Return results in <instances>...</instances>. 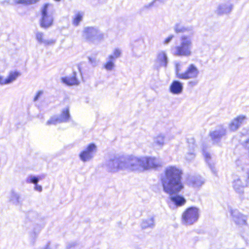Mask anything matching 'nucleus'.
Segmentation results:
<instances>
[{
  "label": "nucleus",
  "instance_id": "nucleus-22",
  "mask_svg": "<svg viewBox=\"0 0 249 249\" xmlns=\"http://www.w3.org/2000/svg\"><path fill=\"white\" fill-rule=\"evenodd\" d=\"M156 62L160 67H166L168 63V57L165 51H161L158 53Z\"/></svg>",
  "mask_w": 249,
  "mask_h": 249
},
{
  "label": "nucleus",
  "instance_id": "nucleus-36",
  "mask_svg": "<svg viewBox=\"0 0 249 249\" xmlns=\"http://www.w3.org/2000/svg\"><path fill=\"white\" fill-rule=\"evenodd\" d=\"M194 147L193 146V149H194ZM196 157V154L194 152V150L192 151L188 152L185 155V159L187 160H191L195 159Z\"/></svg>",
  "mask_w": 249,
  "mask_h": 249
},
{
  "label": "nucleus",
  "instance_id": "nucleus-38",
  "mask_svg": "<svg viewBox=\"0 0 249 249\" xmlns=\"http://www.w3.org/2000/svg\"><path fill=\"white\" fill-rule=\"evenodd\" d=\"M165 1V0H154L152 2L146 4L144 6L143 8L148 9L151 8V7L153 6L154 5L155 3H156L157 1H160L161 2H164Z\"/></svg>",
  "mask_w": 249,
  "mask_h": 249
},
{
  "label": "nucleus",
  "instance_id": "nucleus-26",
  "mask_svg": "<svg viewBox=\"0 0 249 249\" xmlns=\"http://www.w3.org/2000/svg\"><path fill=\"white\" fill-rule=\"evenodd\" d=\"M62 82L67 85H77L79 84V81L76 77V72H74L72 76L62 77Z\"/></svg>",
  "mask_w": 249,
  "mask_h": 249
},
{
  "label": "nucleus",
  "instance_id": "nucleus-5",
  "mask_svg": "<svg viewBox=\"0 0 249 249\" xmlns=\"http://www.w3.org/2000/svg\"><path fill=\"white\" fill-rule=\"evenodd\" d=\"M40 11V26L43 28H48L53 23V15L55 12L53 5L51 3H45L41 8Z\"/></svg>",
  "mask_w": 249,
  "mask_h": 249
},
{
  "label": "nucleus",
  "instance_id": "nucleus-32",
  "mask_svg": "<svg viewBox=\"0 0 249 249\" xmlns=\"http://www.w3.org/2000/svg\"><path fill=\"white\" fill-rule=\"evenodd\" d=\"M107 62L104 64V68L107 71H112L115 67L114 62L115 60L109 59L108 56L107 58Z\"/></svg>",
  "mask_w": 249,
  "mask_h": 249
},
{
  "label": "nucleus",
  "instance_id": "nucleus-23",
  "mask_svg": "<svg viewBox=\"0 0 249 249\" xmlns=\"http://www.w3.org/2000/svg\"><path fill=\"white\" fill-rule=\"evenodd\" d=\"M174 29L176 33H188L191 35L194 34L192 26H184L179 23H177L174 26Z\"/></svg>",
  "mask_w": 249,
  "mask_h": 249
},
{
  "label": "nucleus",
  "instance_id": "nucleus-9",
  "mask_svg": "<svg viewBox=\"0 0 249 249\" xmlns=\"http://www.w3.org/2000/svg\"><path fill=\"white\" fill-rule=\"evenodd\" d=\"M97 151V147L94 143H90L87 147L81 151L79 154V158L84 162L92 160Z\"/></svg>",
  "mask_w": 249,
  "mask_h": 249
},
{
  "label": "nucleus",
  "instance_id": "nucleus-19",
  "mask_svg": "<svg viewBox=\"0 0 249 249\" xmlns=\"http://www.w3.org/2000/svg\"><path fill=\"white\" fill-rule=\"evenodd\" d=\"M8 199L10 203L16 206L20 205L22 202L20 195L14 190L9 192Z\"/></svg>",
  "mask_w": 249,
  "mask_h": 249
},
{
  "label": "nucleus",
  "instance_id": "nucleus-28",
  "mask_svg": "<svg viewBox=\"0 0 249 249\" xmlns=\"http://www.w3.org/2000/svg\"><path fill=\"white\" fill-rule=\"evenodd\" d=\"M165 143V136L163 134H160L154 138V143L156 145L162 147Z\"/></svg>",
  "mask_w": 249,
  "mask_h": 249
},
{
  "label": "nucleus",
  "instance_id": "nucleus-25",
  "mask_svg": "<svg viewBox=\"0 0 249 249\" xmlns=\"http://www.w3.org/2000/svg\"><path fill=\"white\" fill-rule=\"evenodd\" d=\"M204 179L200 176H192L188 178L189 183L194 187L201 186L204 183Z\"/></svg>",
  "mask_w": 249,
  "mask_h": 249
},
{
  "label": "nucleus",
  "instance_id": "nucleus-43",
  "mask_svg": "<svg viewBox=\"0 0 249 249\" xmlns=\"http://www.w3.org/2000/svg\"><path fill=\"white\" fill-rule=\"evenodd\" d=\"M42 93H43V92L42 91H38L37 93H36V95L34 97V101H36L39 99L40 96L42 94Z\"/></svg>",
  "mask_w": 249,
  "mask_h": 249
},
{
  "label": "nucleus",
  "instance_id": "nucleus-37",
  "mask_svg": "<svg viewBox=\"0 0 249 249\" xmlns=\"http://www.w3.org/2000/svg\"><path fill=\"white\" fill-rule=\"evenodd\" d=\"M192 80H190L187 83V85L189 87L193 88L196 86L199 82V81L197 79H192Z\"/></svg>",
  "mask_w": 249,
  "mask_h": 249
},
{
  "label": "nucleus",
  "instance_id": "nucleus-4",
  "mask_svg": "<svg viewBox=\"0 0 249 249\" xmlns=\"http://www.w3.org/2000/svg\"><path fill=\"white\" fill-rule=\"evenodd\" d=\"M175 74L177 78L182 80L197 79L199 71L194 64H189L184 71H182V63L179 62H175Z\"/></svg>",
  "mask_w": 249,
  "mask_h": 249
},
{
  "label": "nucleus",
  "instance_id": "nucleus-21",
  "mask_svg": "<svg viewBox=\"0 0 249 249\" xmlns=\"http://www.w3.org/2000/svg\"><path fill=\"white\" fill-rule=\"evenodd\" d=\"M179 192L169 194L170 199L177 206H181L186 203V199L182 196L177 195Z\"/></svg>",
  "mask_w": 249,
  "mask_h": 249
},
{
  "label": "nucleus",
  "instance_id": "nucleus-11",
  "mask_svg": "<svg viewBox=\"0 0 249 249\" xmlns=\"http://www.w3.org/2000/svg\"><path fill=\"white\" fill-rule=\"evenodd\" d=\"M231 215L234 223L239 226H248V216L241 213L238 210H231Z\"/></svg>",
  "mask_w": 249,
  "mask_h": 249
},
{
  "label": "nucleus",
  "instance_id": "nucleus-42",
  "mask_svg": "<svg viewBox=\"0 0 249 249\" xmlns=\"http://www.w3.org/2000/svg\"><path fill=\"white\" fill-rule=\"evenodd\" d=\"M88 59L89 60V62L90 63V64L91 65H92L93 66H96L99 62V61L97 60L94 57H89Z\"/></svg>",
  "mask_w": 249,
  "mask_h": 249
},
{
  "label": "nucleus",
  "instance_id": "nucleus-14",
  "mask_svg": "<svg viewBox=\"0 0 249 249\" xmlns=\"http://www.w3.org/2000/svg\"><path fill=\"white\" fill-rule=\"evenodd\" d=\"M247 186L246 181H243L242 179L238 176H234L232 181V187L236 192L239 194H242L244 192V188Z\"/></svg>",
  "mask_w": 249,
  "mask_h": 249
},
{
  "label": "nucleus",
  "instance_id": "nucleus-15",
  "mask_svg": "<svg viewBox=\"0 0 249 249\" xmlns=\"http://www.w3.org/2000/svg\"><path fill=\"white\" fill-rule=\"evenodd\" d=\"M247 120V117L245 115H239L231 121L229 125V129L231 131H236L244 124Z\"/></svg>",
  "mask_w": 249,
  "mask_h": 249
},
{
  "label": "nucleus",
  "instance_id": "nucleus-44",
  "mask_svg": "<svg viewBox=\"0 0 249 249\" xmlns=\"http://www.w3.org/2000/svg\"><path fill=\"white\" fill-rule=\"evenodd\" d=\"M34 189L38 192H41L42 190V187L41 185H39L37 184H35Z\"/></svg>",
  "mask_w": 249,
  "mask_h": 249
},
{
  "label": "nucleus",
  "instance_id": "nucleus-33",
  "mask_svg": "<svg viewBox=\"0 0 249 249\" xmlns=\"http://www.w3.org/2000/svg\"><path fill=\"white\" fill-rule=\"evenodd\" d=\"M40 179H41L40 177L35 176L33 175H29L26 178V181L28 183H33L35 185L37 184Z\"/></svg>",
  "mask_w": 249,
  "mask_h": 249
},
{
  "label": "nucleus",
  "instance_id": "nucleus-6",
  "mask_svg": "<svg viewBox=\"0 0 249 249\" xmlns=\"http://www.w3.org/2000/svg\"><path fill=\"white\" fill-rule=\"evenodd\" d=\"M199 213V209L196 207L187 209L182 214V223L185 225H193L198 220Z\"/></svg>",
  "mask_w": 249,
  "mask_h": 249
},
{
  "label": "nucleus",
  "instance_id": "nucleus-17",
  "mask_svg": "<svg viewBox=\"0 0 249 249\" xmlns=\"http://www.w3.org/2000/svg\"><path fill=\"white\" fill-rule=\"evenodd\" d=\"M202 152L204 155V159L205 160L206 162L208 164L211 170V171L213 174L216 175H217V170L214 167V162L213 160V158L212 157L211 154L208 152L205 148L203 146L202 147Z\"/></svg>",
  "mask_w": 249,
  "mask_h": 249
},
{
  "label": "nucleus",
  "instance_id": "nucleus-39",
  "mask_svg": "<svg viewBox=\"0 0 249 249\" xmlns=\"http://www.w3.org/2000/svg\"><path fill=\"white\" fill-rule=\"evenodd\" d=\"M39 0H18V3H25V4H33L35 3Z\"/></svg>",
  "mask_w": 249,
  "mask_h": 249
},
{
  "label": "nucleus",
  "instance_id": "nucleus-27",
  "mask_svg": "<svg viewBox=\"0 0 249 249\" xmlns=\"http://www.w3.org/2000/svg\"><path fill=\"white\" fill-rule=\"evenodd\" d=\"M155 226V217L153 216L143 219L141 223L142 229H153Z\"/></svg>",
  "mask_w": 249,
  "mask_h": 249
},
{
  "label": "nucleus",
  "instance_id": "nucleus-45",
  "mask_svg": "<svg viewBox=\"0 0 249 249\" xmlns=\"http://www.w3.org/2000/svg\"><path fill=\"white\" fill-rule=\"evenodd\" d=\"M248 178L249 179V171L247 172Z\"/></svg>",
  "mask_w": 249,
  "mask_h": 249
},
{
  "label": "nucleus",
  "instance_id": "nucleus-2",
  "mask_svg": "<svg viewBox=\"0 0 249 249\" xmlns=\"http://www.w3.org/2000/svg\"><path fill=\"white\" fill-rule=\"evenodd\" d=\"M127 158L118 155H111L103 163V167L108 172L117 173L127 171Z\"/></svg>",
  "mask_w": 249,
  "mask_h": 249
},
{
  "label": "nucleus",
  "instance_id": "nucleus-30",
  "mask_svg": "<svg viewBox=\"0 0 249 249\" xmlns=\"http://www.w3.org/2000/svg\"><path fill=\"white\" fill-rule=\"evenodd\" d=\"M122 53V51L119 48H115L113 50L112 54L108 55L109 59H112L115 60L117 58L120 57Z\"/></svg>",
  "mask_w": 249,
  "mask_h": 249
},
{
  "label": "nucleus",
  "instance_id": "nucleus-41",
  "mask_svg": "<svg viewBox=\"0 0 249 249\" xmlns=\"http://www.w3.org/2000/svg\"><path fill=\"white\" fill-rule=\"evenodd\" d=\"M9 84L7 77L4 78L3 76L0 75V85H4Z\"/></svg>",
  "mask_w": 249,
  "mask_h": 249
},
{
  "label": "nucleus",
  "instance_id": "nucleus-18",
  "mask_svg": "<svg viewBox=\"0 0 249 249\" xmlns=\"http://www.w3.org/2000/svg\"><path fill=\"white\" fill-rule=\"evenodd\" d=\"M36 39L40 44H43L44 46L53 45L55 44L56 40L55 39H47L45 37V35L41 32H36Z\"/></svg>",
  "mask_w": 249,
  "mask_h": 249
},
{
  "label": "nucleus",
  "instance_id": "nucleus-20",
  "mask_svg": "<svg viewBox=\"0 0 249 249\" xmlns=\"http://www.w3.org/2000/svg\"><path fill=\"white\" fill-rule=\"evenodd\" d=\"M183 84L178 80H174L170 86V91L174 94H179L183 90Z\"/></svg>",
  "mask_w": 249,
  "mask_h": 249
},
{
  "label": "nucleus",
  "instance_id": "nucleus-1",
  "mask_svg": "<svg viewBox=\"0 0 249 249\" xmlns=\"http://www.w3.org/2000/svg\"><path fill=\"white\" fill-rule=\"evenodd\" d=\"M182 174V170L178 166L166 167L161 179L164 192L168 194L180 192L183 188L181 180Z\"/></svg>",
  "mask_w": 249,
  "mask_h": 249
},
{
  "label": "nucleus",
  "instance_id": "nucleus-40",
  "mask_svg": "<svg viewBox=\"0 0 249 249\" xmlns=\"http://www.w3.org/2000/svg\"><path fill=\"white\" fill-rule=\"evenodd\" d=\"M174 37V36L173 35H169L168 37L165 38L164 40L163 41V44L165 45L168 44Z\"/></svg>",
  "mask_w": 249,
  "mask_h": 249
},
{
  "label": "nucleus",
  "instance_id": "nucleus-7",
  "mask_svg": "<svg viewBox=\"0 0 249 249\" xmlns=\"http://www.w3.org/2000/svg\"><path fill=\"white\" fill-rule=\"evenodd\" d=\"M127 171H145V157H132L127 158Z\"/></svg>",
  "mask_w": 249,
  "mask_h": 249
},
{
  "label": "nucleus",
  "instance_id": "nucleus-10",
  "mask_svg": "<svg viewBox=\"0 0 249 249\" xmlns=\"http://www.w3.org/2000/svg\"><path fill=\"white\" fill-rule=\"evenodd\" d=\"M226 129L222 125L218 126L214 130L210 132L209 136L213 143L217 144L226 135Z\"/></svg>",
  "mask_w": 249,
  "mask_h": 249
},
{
  "label": "nucleus",
  "instance_id": "nucleus-46",
  "mask_svg": "<svg viewBox=\"0 0 249 249\" xmlns=\"http://www.w3.org/2000/svg\"><path fill=\"white\" fill-rule=\"evenodd\" d=\"M247 143L249 142V139L247 141Z\"/></svg>",
  "mask_w": 249,
  "mask_h": 249
},
{
  "label": "nucleus",
  "instance_id": "nucleus-8",
  "mask_svg": "<svg viewBox=\"0 0 249 249\" xmlns=\"http://www.w3.org/2000/svg\"><path fill=\"white\" fill-rule=\"evenodd\" d=\"M83 37L89 42H95L102 39L103 34L96 28L93 27H86L83 31Z\"/></svg>",
  "mask_w": 249,
  "mask_h": 249
},
{
  "label": "nucleus",
  "instance_id": "nucleus-3",
  "mask_svg": "<svg viewBox=\"0 0 249 249\" xmlns=\"http://www.w3.org/2000/svg\"><path fill=\"white\" fill-rule=\"evenodd\" d=\"M193 41L192 38L186 35L182 36L179 44L172 48V53L178 56L189 57L192 54Z\"/></svg>",
  "mask_w": 249,
  "mask_h": 249
},
{
  "label": "nucleus",
  "instance_id": "nucleus-24",
  "mask_svg": "<svg viewBox=\"0 0 249 249\" xmlns=\"http://www.w3.org/2000/svg\"><path fill=\"white\" fill-rule=\"evenodd\" d=\"M60 123L68 122L71 119L69 107L64 108L59 115H57Z\"/></svg>",
  "mask_w": 249,
  "mask_h": 249
},
{
  "label": "nucleus",
  "instance_id": "nucleus-12",
  "mask_svg": "<svg viewBox=\"0 0 249 249\" xmlns=\"http://www.w3.org/2000/svg\"><path fill=\"white\" fill-rule=\"evenodd\" d=\"M145 46L142 39L135 40L132 43V51L134 56L140 57L144 53Z\"/></svg>",
  "mask_w": 249,
  "mask_h": 249
},
{
  "label": "nucleus",
  "instance_id": "nucleus-16",
  "mask_svg": "<svg viewBox=\"0 0 249 249\" xmlns=\"http://www.w3.org/2000/svg\"><path fill=\"white\" fill-rule=\"evenodd\" d=\"M145 157L146 160L145 163V170L156 168L162 165V162L159 159L155 157Z\"/></svg>",
  "mask_w": 249,
  "mask_h": 249
},
{
  "label": "nucleus",
  "instance_id": "nucleus-13",
  "mask_svg": "<svg viewBox=\"0 0 249 249\" xmlns=\"http://www.w3.org/2000/svg\"><path fill=\"white\" fill-rule=\"evenodd\" d=\"M225 1L220 3L216 10L215 13L218 15L226 14L230 13L233 8L231 3V0H225Z\"/></svg>",
  "mask_w": 249,
  "mask_h": 249
},
{
  "label": "nucleus",
  "instance_id": "nucleus-29",
  "mask_svg": "<svg viewBox=\"0 0 249 249\" xmlns=\"http://www.w3.org/2000/svg\"><path fill=\"white\" fill-rule=\"evenodd\" d=\"M84 14L82 12L76 13L73 17L72 24L74 26H78L79 23L82 20Z\"/></svg>",
  "mask_w": 249,
  "mask_h": 249
},
{
  "label": "nucleus",
  "instance_id": "nucleus-34",
  "mask_svg": "<svg viewBox=\"0 0 249 249\" xmlns=\"http://www.w3.org/2000/svg\"><path fill=\"white\" fill-rule=\"evenodd\" d=\"M57 124H60L57 115L53 116L47 121L46 124L47 125H56Z\"/></svg>",
  "mask_w": 249,
  "mask_h": 249
},
{
  "label": "nucleus",
  "instance_id": "nucleus-35",
  "mask_svg": "<svg viewBox=\"0 0 249 249\" xmlns=\"http://www.w3.org/2000/svg\"><path fill=\"white\" fill-rule=\"evenodd\" d=\"M38 233H39V231H38L37 232L34 231L31 232L30 233L29 241H30V244L32 245H34V244L35 243L36 239L38 236Z\"/></svg>",
  "mask_w": 249,
  "mask_h": 249
},
{
  "label": "nucleus",
  "instance_id": "nucleus-31",
  "mask_svg": "<svg viewBox=\"0 0 249 249\" xmlns=\"http://www.w3.org/2000/svg\"><path fill=\"white\" fill-rule=\"evenodd\" d=\"M20 75V73L18 71H11L7 77L9 83H12Z\"/></svg>",
  "mask_w": 249,
  "mask_h": 249
}]
</instances>
